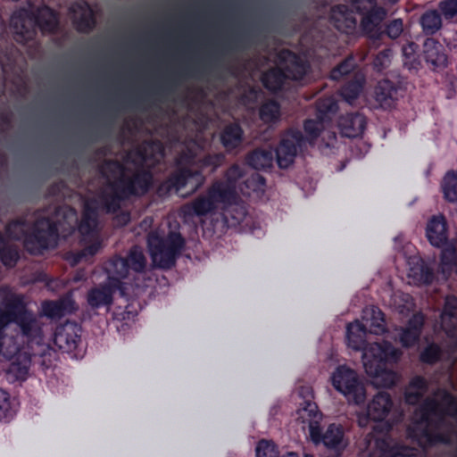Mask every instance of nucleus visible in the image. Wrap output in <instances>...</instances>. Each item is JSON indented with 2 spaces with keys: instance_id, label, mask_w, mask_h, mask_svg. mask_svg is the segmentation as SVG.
Masks as SVG:
<instances>
[{
  "instance_id": "obj_1",
  "label": "nucleus",
  "mask_w": 457,
  "mask_h": 457,
  "mask_svg": "<svg viewBox=\"0 0 457 457\" xmlns=\"http://www.w3.org/2000/svg\"><path fill=\"white\" fill-rule=\"evenodd\" d=\"M369 330L359 320L351 322L346 327L347 346L355 351L362 352V362L368 376L383 379L384 387L395 385V373L387 369L388 364L396 363L402 355V351L392 343H368L366 336Z\"/></svg>"
},
{
  "instance_id": "obj_2",
  "label": "nucleus",
  "mask_w": 457,
  "mask_h": 457,
  "mask_svg": "<svg viewBox=\"0 0 457 457\" xmlns=\"http://www.w3.org/2000/svg\"><path fill=\"white\" fill-rule=\"evenodd\" d=\"M125 166L115 159H106L100 167V172H120V175L112 181H107L99 192V202L102 209L109 214L117 213L123 202L132 197L145 195L153 185V174L146 170H140L132 175H125Z\"/></svg>"
},
{
  "instance_id": "obj_3",
  "label": "nucleus",
  "mask_w": 457,
  "mask_h": 457,
  "mask_svg": "<svg viewBox=\"0 0 457 457\" xmlns=\"http://www.w3.org/2000/svg\"><path fill=\"white\" fill-rule=\"evenodd\" d=\"M26 217L12 220L5 225L6 237L13 241H23L25 249L33 255L54 248L59 239V224L50 217H39L28 230Z\"/></svg>"
},
{
  "instance_id": "obj_4",
  "label": "nucleus",
  "mask_w": 457,
  "mask_h": 457,
  "mask_svg": "<svg viewBox=\"0 0 457 457\" xmlns=\"http://www.w3.org/2000/svg\"><path fill=\"white\" fill-rule=\"evenodd\" d=\"M1 304L4 307V311L0 312V329L4 338L6 328L15 324L29 342L37 343L42 339L40 323L33 311L28 308L22 294L7 292L2 296Z\"/></svg>"
},
{
  "instance_id": "obj_5",
  "label": "nucleus",
  "mask_w": 457,
  "mask_h": 457,
  "mask_svg": "<svg viewBox=\"0 0 457 457\" xmlns=\"http://www.w3.org/2000/svg\"><path fill=\"white\" fill-rule=\"evenodd\" d=\"M284 67H271L262 72L261 81L270 93L281 92L287 80L301 81L310 71V63L291 50H283L278 54Z\"/></svg>"
},
{
  "instance_id": "obj_6",
  "label": "nucleus",
  "mask_w": 457,
  "mask_h": 457,
  "mask_svg": "<svg viewBox=\"0 0 457 457\" xmlns=\"http://www.w3.org/2000/svg\"><path fill=\"white\" fill-rule=\"evenodd\" d=\"M185 239L179 232L170 231L163 237L157 232L147 236V246L154 266L169 270L176 264L185 246Z\"/></svg>"
},
{
  "instance_id": "obj_7",
  "label": "nucleus",
  "mask_w": 457,
  "mask_h": 457,
  "mask_svg": "<svg viewBox=\"0 0 457 457\" xmlns=\"http://www.w3.org/2000/svg\"><path fill=\"white\" fill-rule=\"evenodd\" d=\"M331 384L349 403L360 405L366 401V386L362 377L345 364L335 369L331 375Z\"/></svg>"
},
{
  "instance_id": "obj_8",
  "label": "nucleus",
  "mask_w": 457,
  "mask_h": 457,
  "mask_svg": "<svg viewBox=\"0 0 457 457\" xmlns=\"http://www.w3.org/2000/svg\"><path fill=\"white\" fill-rule=\"evenodd\" d=\"M351 6L361 16L360 28L368 38H378L381 32L378 25L382 23L387 15L385 7L378 5V0H352Z\"/></svg>"
},
{
  "instance_id": "obj_9",
  "label": "nucleus",
  "mask_w": 457,
  "mask_h": 457,
  "mask_svg": "<svg viewBox=\"0 0 457 457\" xmlns=\"http://www.w3.org/2000/svg\"><path fill=\"white\" fill-rule=\"evenodd\" d=\"M206 177L201 170H194L189 167H176L170 175L159 185L158 193L162 195L171 192L179 193L188 184L192 185L191 194L195 193L204 184Z\"/></svg>"
},
{
  "instance_id": "obj_10",
  "label": "nucleus",
  "mask_w": 457,
  "mask_h": 457,
  "mask_svg": "<svg viewBox=\"0 0 457 457\" xmlns=\"http://www.w3.org/2000/svg\"><path fill=\"white\" fill-rule=\"evenodd\" d=\"M306 145V139L301 130L287 129L281 137L275 149L276 160L279 168L287 169L293 164L298 150Z\"/></svg>"
},
{
  "instance_id": "obj_11",
  "label": "nucleus",
  "mask_w": 457,
  "mask_h": 457,
  "mask_svg": "<svg viewBox=\"0 0 457 457\" xmlns=\"http://www.w3.org/2000/svg\"><path fill=\"white\" fill-rule=\"evenodd\" d=\"M256 36L257 29L255 27L236 31L209 55L208 63L210 65H215L218 62L220 55H226L230 52L247 48L253 42Z\"/></svg>"
},
{
  "instance_id": "obj_12",
  "label": "nucleus",
  "mask_w": 457,
  "mask_h": 457,
  "mask_svg": "<svg viewBox=\"0 0 457 457\" xmlns=\"http://www.w3.org/2000/svg\"><path fill=\"white\" fill-rule=\"evenodd\" d=\"M204 62H195L194 64H187L180 67L177 71H171L163 80L162 83L153 87L148 92L154 96H167L174 92L175 88L179 85L180 81L186 78H193L201 74L204 68Z\"/></svg>"
},
{
  "instance_id": "obj_13",
  "label": "nucleus",
  "mask_w": 457,
  "mask_h": 457,
  "mask_svg": "<svg viewBox=\"0 0 457 457\" xmlns=\"http://www.w3.org/2000/svg\"><path fill=\"white\" fill-rule=\"evenodd\" d=\"M430 426L431 425L413 423L407 428L406 433L408 438L424 450L438 444H451V437L448 434L433 431Z\"/></svg>"
},
{
  "instance_id": "obj_14",
  "label": "nucleus",
  "mask_w": 457,
  "mask_h": 457,
  "mask_svg": "<svg viewBox=\"0 0 457 457\" xmlns=\"http://www.w3.org/2000/svg\"><path fill=\"white\" fill-rule=\"evenodd\" d=\"M430 426L431 425L413 423L407 428L406 433L408 438L424 450L438 444H451V437L448 434L433 431Z\"/></svg>"
},
{
  "instance_id": "obj_15",
  "label": "nucleus",
  "mask_w": 457,
  "mask_h": 457,
  "mask_svg": "<svg viewBox=\"0 0 457 457\" xmlns=\"http://www.w3.org/2000/svg\"><path fill=\"white\" fill-rule=\"evenodd\" d=\"M81 326L76 322L67 321L58 326L54 334V345L62 352L75 353L81 343Z\"/></svg>"
},
{
  "instance_id": "obj_16",
  "label": "nucleus",
  "mask_w": 457,
  "mask_h": 457,
  "mask_svg": "<svg viewBox=\"0 0 457 457\" xmlns=\"http://www.w3.org/2000/svg\"><path fill=\"white\" fill-rule=\"evenodd\" d=\"M393 406L391 395L387 392H378L367 406L365 417H359V425L367 426L369 420L382 421L389 414Z\"/></svg>"
},
{
  "instance_id": "obj_17",
  "label": "nucleus",
  "mask_w": 457,
  "mask_h": 457,
  "mask_svg": "<svg viewBox=\"0 0 457 457\" xmlns=\"http://www.w3.org/2000/svg\"><path fill=\"white\" fill-rule=\"evenodd\" d=\"M27 17L34 21L43 34H54L59 28L58 13L47 5L37 8L35 11L23 10Z\"/></svg>"
},
{
  "instance_id": "obj_18",
  "label": "nucleus",
  "mask_w": 457,
  "mask_h": 457,
  "mask_svg": "<svg viewBox=\"0 0 457 457\" xmlns=\"http://www.w3.org/2000/svg\"><path fill=\"white\" fill-rule=\"evenodd\" d=\"M423 56L429 69L434 71H441L448 64V56L445 47L434 38L425 40Z\"/></svg>"
},
{
  "instance_id": "obj_19",
  "label": "nucleus",
  "mask_w": 457,
  "mask_h": 457,
  "mask_svg": "<svg viewBox=\"0 0 457 457\" xmlns=\"http://www.w3.org/2000/svg\"><path fill=\"white\" fill-rule=\"evenodd\" d=\"M329 21L338 31L345 34L353 33L357 25L353 11L342 4L331 7Z\"/></svg>"
},
{
  "instance_id": "obj_20",
  "label": "nucleus",
  "mask_w": 457,
  "mask_h": 457,
  "mask_svg": "<svg viewBox=\"0 0 457 457\" xmlns=\"http://www.w3.org/2000/svg\"><path fill=\"white\" fill-rule=\"evenodd\" d=\"M425 319L421 312L414 313L404 328H400L399 342L404 348H410L419 343Z\"/></svg>"
},
{
  "instance_id": "obj_21",
  "label": "nucleus",
  "mask_w": 457,
  "mask_h": 457,
  "mask_svg": "<svg viewBox=\"0 0 457 457\" xmlns=\"http://www.w3.org/2000/svg\"><path fill=\"white\" fill-rule=\"evenodd\" d=\"M426 237L431 245L442 248L448 244V225L443 215H433L427 223Z\"/></svg>"
},
{
  "instance_id": "obj_22",
  "label": "nucleus",
  "mask_w": 457,
  "mask_h": 457,
  "mask_svg": "<svg viewBox=\"0 0 457 457\" xmlns=\"http://www.w3.org/2000/svg\"><path fill=\"white\" fill-rule=\"evenodd\" d=\"M338 125L344 137L354 138L363 134L367 120L363 114L349 112L340 117Z\"/></svg>"
},
{
  "instance_id": "obj_23",
  "label": "nucleus",
  "mask_w": 457,
  "mask_h": 457,
  "mask_svg": "<svg viewBox=\"0 0 457 457\" xmlns=\"http://www.w3.org/2000/svg\"><path fill=\"white\" fill-rule=\"evenodd\" d=\"M75 302L71 295H66L57 300H46L42 303V312L49 319H60L74 311Z\"/></svg>"
},
{
  "instance_id": "obj_24",
  "label": "nucleus",
  "mask_w": 457,
  "mask_h": 457,
  "mask_svg": "<svg viewBox=\"0 0 457 457\" xmlns=\"http://www.w3.org/2000/svg\"><path fill=\"white\" fill-rule=\"evenodd\" d=\"M244 130L237 122L226 124L220 132V141L228 154L241 146L244 142Z\"/></svg>"
},
{
  "instance_id": "obj_25",
  "label": "nucleus",
  "mask_w": 457,
  "mask_h": 457,
  "mask_svg": "<svg viewBox=\"0 0 457 457\" xmlns=\"http://www.w3.org/2000/svg\"><path fill=\"white\" fill-rule=\"evenodd\" d=\"M399 87L388 79L378 82L374 88V98L383 109L391 108L397 100Z\"/></svg>"
},
{
  "instance_id": "obj_26",
  "label": "nucleus",
  "mask_w": 457,
  "mask_h": 457,
  "mask_svg": "<svg viewBox=\"0 0 457 457\" xmlns=\"http://www.w3.org/2000/svg\"><path fill=\"white\" fill-rule=\"evenodd\" d=\"M217 208L212 198L208 195H201L190 203L185 204L181 207V212L186 217H202L213 212Z\"/></svg>"
},
{
  "instance_id": "obj_27",
  "label": "nucleus",
  "mask_w": 457,
  "mask_h": 457,
  "mask_svg": "<svg viewBox=\"0 0 457 457\" xmlns=\"http://www.w3.org/2000/svg\"><path fill=\"white\" fill-rule=\"evenodd\" d=\"M208 195L217 204H232L237 200V188L223 180L215 181L209 188Z\"/></svg>"
},
{
  "instance_id": "obj_28",
  "label": "nucleus",
  "mask_w": 457,
  "mask_h": 457,
  "mask_svg": "<svg viewBox=\"0 0 457 457\" xmlns=\"http://www.w3.org/2000/svg\"><path fill=\"white\" fill-rule=\"evenodd\" d=\"M73 12H79V15L73 21L77 31L79 33H90L96 25V20L93 10L87 3L76 4Z\"/></svg>"
},
{
  "instance_id": "obj_29",
  "label": "nucleus",
  "mask_w": 457,
  "mask_h": 457,
  "mask_svg": "<svg viewBox=\"0 0 457 457\" xmlns=\"http://www.w3.org/2000/svg\"><path fill=\"white\" fill-rule=\"evenodd\" d=\"M114 288L109 284H101L91 288L87 293V301L92 309L110 306L113 302Z\"/></svg>"
},
{
  "instance_id": "obj_30",
  "label": "nucleus",
  "mask_w": 457,
  "mask_h": 457,
  "mask_svg": "<svg viewBox=\"0 0 457 457\" xmlns=\"http://www.w3.org/2000/svg\"><path fill=\"white\" fill-rule=\"evenodd\" d=\"M322 444L329 450L340 453L345 450V430L342 425L330 424L324 432Z\"/></svg>"
},
{
  "instance_id": "obj_31",
  "label": "nucleus",
  "mask_w": 457,
  "mask_h": 457,
  "mask_svg": "<svg viewBox=\"0 0 457 457\" xmlns=\"http://www.w3.org/2000/svg\"><path fill=\"white\" fill-rule=\"evenodd\" d=\"M162 153L163 148L160 142L146 140L138 145L134 150H132L128 154V158L133 155L134 159L131 161L132 162L135 163L137 161H139V162L143 164L147 161L152 160L155 154H162Z\"/></svg>"
},
{
  "instance_id": "obj_32",
  "label": "nucleus",
  "mask_w": 457,
  "mask_h": 457,
  "mask_svg": "<svg viewBox=\"0 0 457 457\" xmlns=\"http://www.w3.org/2000/svg\"><path fill=\"white\" fill-rule=\"evenodd\" d=\"M273 151L270 149L257 148L248 153L245 156V162L254 170H268L273 165Z\"/></svg>"
},
{
  "instance_id": "obj_33",
  "label": "nucleus",
  "mask_w": 457,
  "mask_h": 457,
  "mask_svg": "<svg viewBox=\"0 0 457 457\" xmlns=\"http://www.w3.org/2000/svg\"><path fill=\"white\" fill-rule=\"evenodd\" d=\"M378 444L385 457H418V450L414 447L400 444L391 445L386 440Z\"/></svg>"
},
{
  "instance_id": "obj_34",
  "label": "nucleus",
  "mask_w": 457,
  "mask_h": 457,
  "mask_svg": "<svg viewBox=\"0 0 457 457\" xmlns=\"http://www.w3.org/2000/svg\"><path fill=\"white\" fill-rule=\"evenodd\" d=\"M423 32L428 36H433L442 28V16L438 10H428L420 19Z\"/></svg>"
},
{
  "instance_id": "obj_35",
  "label": "nucleus",
  "mask_w": 457,
  "mask_h": 457,
  "mask_svg": "<svg viewBox=\"0 0 457 457\" xmlns=\"http://www.w3.org/2000/svg\"><path fill=\"white\" fill-rule=\"evenodd\" d=\"M225 160L226 156L223 153L207 154L198 158L196 168L194 170H201L202 174L204 170L213 173L224 163Z\"/></svg>"
},
{
  "instance_id": "obj_36",
  "label": "nucleus",
  "mask_w": 457,
  "mask_h": 457,
  "mask_svg": "<svg viewBox=\"0 0 457 457\" xmlns=\"http://www.w3.org/2000/svg\"><path fill=\"white\" fill-rule=\"evenodd\" d=\"M440 187L445 201L457 203V171L448 170L441 181Z\"/></svg>"
},
{
  "instance_id": "obj_37",
  "label": "nucleus",
  "mask_w": 457,
  "mask_h": 457,
  "mask_svg": "<svg viewBox=\"0 0 457 457\" xmlns=\"http://www.w3.org/2000/svg\"><path fill=\"white\" fill-rule=\"evenodd\" d=\"M259 118L266 124L276 123L280 118V104L274 99L262 103L259 107Z\"/></svg>"
},
{
  "instance_id": "obj_38",
  "label": "nucleus",
  "mask_w": 457,
  "mask_h": 457,
  "mask_svg": "<svg viewBox=\"0 0 457 457\" xmlns=\"http://www.w3.org/2000/svg\"><path fill=\"white\" fill-rule=\"evenodd\" d=\"M440 269L443 274H457V249L451 245L444 248L440 254Z\"/></svg>"
},
{
  "instance_id": "obj_39",
  "label": "nucleus",
  "mask_w": 457,
  "mask_h": 457,
  "mask_svg": "<svg viewBox=\"0 0 457 457\" xmlns=\"http://www.w3.org/2000/svg\"><path fill=\"white\" fill-rule=\"evenodd\" d=\"M129 270H132L135 272H144L146 268V258L142 249L134 245L129 249V252L126 257Z\"/></svg>"
},
{
  "instance_id": "obj_40",
  "label": "nucleus",
  "mask_w": 457,
  "mask_h": 457,
  "mask_svg": "<svg viewBox=\"0 0 457 457\" xmlns=\"http://www.w3.org/2000/svg\"><path fill=\"white\" fill-rule=\"evenodd\" d=\"M370 315L369 333L383 335L386 331L385 314L379 308L372 306L370 310Z\"/></svg>"
},
{
  "instance_id": "obj_41",
  "label": "nucleus",
  "mask_w": 457,
  "mask_h": 457,
  "mask_svg": "<svg viewBox=\"0 0 457 457\" xmlns=\"http://www.w3.org/2000/svg\"><path fill=\"white\" fill-rule=\"evenodd\" d=\"M298 395L303 398V403H300V405L303 406V410L308 412L311 418H316L319 415V411L317 404L312 401V388L309 386H302L298 389Z\"/></svg>"
},
{
  "instance_id": "obj_42",
  "label": "nucleus",
  "mask_w": 457,
  "mask_h": 457,
  "mask_svg": "<svg viewBox=\"0 0 457 457\" xmlns=\"http://www.w3.org/2000/svg\"><path fill=\"white\" fill-rule=\"evenodd\" d=\"M378 28L381 34L378 38H370L373 42L382 40L385 36L391 39H396L403 33V22L402 19H394L386 24L385 29H382L381 23L378 25Z\"/></svg>"
},
{
  "instance_id": "obj_43",
  "label": "nucleus",
  "mask_w": 457,
  "mask_h": 457,
  "mask_svg": "<svg viewBox=\"0 0 457 457\" xmlns=\"http://www.w3.org/2000/svg\"><path fill=\"white\" fill-rule=\"evenodd\" d=\"M409 276L412 278L416 283L423 285H430L435 278L433 270L424 263L412 267Z\"/></svg>"
},
{
  "instance_id": "obj_44",
  "label": "nucleus",
  "mask_w": 457,
  "mask_h": 457,
  "mask_svg": "<svg viewBox=\"0 0 457 457\" xmlns=\"http://www.w3.org/2000/svg\"><path fill=\"white\" fill-rule=\"evenodd\" d=\"M20 259L17 246L10 245L7 241L0 247V261L9 268L14 267Z\"/></svg>"
},
{
  "instance_id": "obj_45",
  "label": "nucleus",
  "mask_w": 457,
  "mask_h": 457,
  "mask_svg": "<svg viewBox=\"0 0 457 457\" xmlns=\"http://www.w3.org/2000/svg\"><path fill=\"white\" fill-rule=\"evenodd\" d=\"M15 412L9 393L0 388V422H9Z\"/></svg>"
},
{
  "instance_id": "obj_46",
  "label": "nucleus",
  "mask_w": 457,
  "mask_h": 457,
  "mask_svg": "<svg viewBox=\"0 0 457 457\" xmlns=\"http://www.w3.org/2000/svg\"><path fill=\"white\" fill-rule=\"evenodd\" d=\"M108 272L117 276V278H126L129 273V268L126 257L113 256L108 263Z\"/></svg>"
},
{
  "instance_id": "obj_47",
  "label": "nucleus",
  "mask_w": 457,
  "mask_h": 457,
  "mask_svg": "<svg viewBox=\"0 0 457 457\" xmlns=\"http://www.w3.org/2000/svg\"><path fill=\"white\" fill-rule=\"evenodd\" d=\"M355 68V59L353 56H348L331 70L330 78L333 80H340L345 76L350 74Z\"/></svg>"
},
{
  "instance_id": "obj_48",
  "label": "nucleus",
  "mask_w": 457,
  "mask_h": 457,
  "mask_svg": "<svg viewBox=\"0 0 457 457\" xmlns=\"http://www.w3.org/2000/svg\"><path fill=\"white\" fill-rule=\"evenodd\" d=\"M363 87V81L354 79L342 86L340 94L346 101H353L358 98Z\"/></svg>"
},
{
  "instance_id": "obj_49",
  "label": "nucleus",
  "mask_w": 457,
  "mask_h": 457,
  "mask_svg": "<svg viewBox=\"0 0 457 457\" xmlns=\"http://www.w3.org/2000/svg\"><path fill=\"white\" fill-rule=\"evenodd\" d=\"M322 117L319 116L318 120L307 119L303 122V130L306 134V142L313 143L320 135L323 128L321 121Z\"/></svg>"
},
{
  "instance_id": "obj_50",
  "label": "nucleus",
  "mask_w": 457,
  "mask_h": 457,
  "mask_svg": "<svg viewBox=\"0 0 457 457\" xmlns=\"http://www.w3.org/2000/svg\"><path fill=\"white\" fill-rule=\"evenodd\" d=\"M442 355L441 348L438 345L431 343L428 345L420 354V361L428 365L437 363Z\"/></svg>"
},
{
  "instance_id": "obj_51",
  "label": "nucleus",
  "mask_w": 457,
  "mask_h": 457,
  "mask_svg": "<svg viewBox=\"0 0 457 457\" xmlns=\"http://www.w3.org/2000/svg\"><path fill=\"white\" fill-rule=\"evenodd\" d=\"M197 154L196 152L187 147L182 150L175 159L176 167H189L190 169L196 168L197 164Z\"/></svg>"
},
{
  "instance_id": "obj_52",
  "label": "nucleus",
  "mask_w": 457,
  "mask_h": 457,
  "mask_svg": "<svg viewBox=\"0 0 457 457\" xmlns=\"http://www.w3.org/2000/svg\"><path fill=\"white\" fill-rule=\"evenodd\" d=\"M256 457H278V446L270 440L262 439L255 448Z\"/></svg>"
},
{
  "instance_id": "obj_53",
  "label": "nucleus",
  "mask_w": 457,
  "mask_h": 457,
  "mask_svg": "<svg viewBox=\"0 0 457 457\" xmlns=\"http://www.w3.org/2000/svg\"><path fill=\"white\" fill-rule=\"evenodd\" d=\"M97 223V213L96 211L89 206H86L83 213L82 219L79 225V229L81 232H89L92 230L94 227L96 226Z\"/></svg>"
},
{
  "instance_id": "obj_54",
  "label": "nucleus",
  "mask_w": 457,
  "mask_h": 457,
  "mask_svg": "<svg viewBox=\"0 0 457 457\" xmlns=\"http://www.w3.org/2000/svg\"><path fill=\"white\" fill-rule=\"evenodd\" d=\"M437 10L446 21L457 17V0H442L438 3Z\"/></svg>"
},
{
  "instance_id": "obj_55",
  "label": "nucleus",
  "mask_w": 457,
  "mask_h": 457,
  "mask_svg": "<svg viewBox=\"0 0 457 457\" xmlns=\"http://www.w3.org/2000/svg\"><path fill=\"white\" fill-rule=\"evenodd\" d=\"M245 175V170L237 163H234L228 168L224 174V180L229 185H233L237 187V184L240 179Z\"/></svg>"
},
{
  "instance_id": "obj_56",
  "label": "nucleus",
  "mask_w": 457,
  "mask_h": 457,
  "mask_svg": "<svg viewBox=\"0 0 457 457\" xmlns=\"http://www.w3.org/2000/svg\"><path fill=\"white\" fill-rule=\"evenodd\" d=\"M392 52L390 49H384L378 52L373 60L374 69L378 71H382L387 68L391 62Z\"/></svg>"
},
{
  "instance_id": "obj_57",
  "label": "nucleus",
  "mask_w": 457,
  "mask_h": 457,
  "mask_svg": "<svg viewBox=\"0 0 457 457\" xmlns=\"http://www.w3.org/2000/svg\"><path fill=\"white\" fill-rule=\"evenodd\" d=\"M446 317L457 319V297L455 296H448L445 299L442 312V319L445 320Z\"/></svg>"
},
{
  "instance_id": "obj_58",
  "label": "nucleus",
  "mask_w": 457,
  "mask_h": 457,
  "mask_svg": "<svg viewBox=\"0 0 457 457\" xmlns=\"http://www.w3.org/2000/svg\"><path fill=\"white\" fill-rule=\"evenodd\" d=\"M261 90L255 87H248L240 96L241 101L245 104H256L260 96Z\"/></svg>"
},
{
  "instance_id": "obj_59",
  "label": "nucleus",
  "mask_w": 457,
  "mask_h": 457,
  "mask_svg": "<svg viewBox=\"0 0 457 457\" xmlns=\"http://www.w3.org/2000/svg\"><path fill=\"white\" fill-rule=\"evenodd\" d=\"M408 387L425 394L428 389V382L424 377L417 375L410 380Z\"/></svg>"
},
{
  "instance_id": "obj_60",
  "label": "nucleus",
  "mask_w": 457,
  "mask_h": 457,
  "mask_svg": "<svg viewBox=\"0 0 457 457\" xmlns=\"http://www.w3.org/2000/svg\"><path fill=\"white\" fill-rule=\"evenodd\" d=\"M403 67L407 69L411 73L415 74L421 67V62L417 55H411L409 57L403 58Z\"/></svg>"
},
{
  "instance_id": "obj_61",
  "label": "nucleus",
  "mask_w": 457,
  "mask_h": 457,
  "mask_svg": "<svg viewBox=\"0 0 457 457\" xmlns=\"http://www.w3.org/2000/svg\"><path fill=\"white\" fill-rule=\"evenodd\" d=\"M12 124V114L11 112H0V133H6L11 129Z\"/></svg>"
},
{
  "instance_id": "obj_62",
  "label": "nucleus",
  "mask_w": 457,
  "mask_h": 457,
  "mask_svg": "<svg viewBox=\"0 0 457 457\" xmlns=\"http://www.w3.org/2000/svg\"><path fill=\"white\" fill-rule=\"evenodd\" d=\"M424 395L425 394L421 391L410 389V387H407L404 393V399L408 404L415 405L423 398Z\"/></svg>"
},
{
  "instance_id": "obj_63",
  "label": "nucleus",
  "mask_w": 457,
  "mask_h": 457,
  "mask_svg": "<svg viewBox=\"0 0 457 457\" xmlns=\"http://www.w3.org/2000/svg\"><path fill=\"white\" fill-rule=\"evenodd\" d=\"M439 408V403L434 398H427L420 405L419 411H427L431 415L436 414Z\"/></svg>"
},
{
  "instance_id": "obj_64",
  "label": "nucleus",
  "mask_w": 457,
  "mask_h": 457,
  "mask_svg": "<svg viewBox=\"0 0 457 457\" xmlns=\"http://www.w3.org/2000/svg\"><path fill=\"white\" fill-rule=\"evenodd\" d=\"M310 436L312 442L316 445L323 442L324 432H322L319 425H310Z\"/></svg>"
}]
</instances>
